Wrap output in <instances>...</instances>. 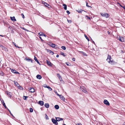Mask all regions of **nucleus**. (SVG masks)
Segmentation results:
<instances>
[{"label": "nucleus", "mask_w": 125, "mask_h": 125, "mask_svg": "<svg viewBox=\"0 0 125 125\" xmlns=\"http://www.w3.org/2000/svg\"><path fill=\"white\" fill-rule=\"evenodd\" d=\"M34 60H35V61L36 62H37L38 64H40V63L39 62V61H38V60L37 58L36 57H35V56H34Z\"/></svg>", "instance_id": "obj_20"}, {"label": "nucleus", "mask_w": 125, "mask_h": 125, "mask_svg": "<svg viewBox=\"0 0 125 125\" xmlns=\"http://www.w3.org/2000/svg\"><path fill=\"white\" fill-rule=\"evenodd\" d=\"M76 125H82V124L81 123H77Z\"/></svg>", "instance_id": "obj_43"}, {"label": "nucleus", "mask_w": 125, "mask_h": 125, "mask_svg": "<svg viewBox=\"0 0 125 125\" xmlns=\"http://www.w3.org/2000/svg\"><path fill=\"white\" fill-rule=\"evenodd\" d=\"M93 43L94 44H95V42L93 41Z\"/></svg>", "instance_id": "obj_60"}, {"label": "nucleus", "mask_w": 125, "mask_h": 125, "mask_svg": "<svg viewBox=\"0 0 125 125\" xmlns=\"http://www.w3.org/2000/svg\"><path fill=\"white\" fill-rule=\"evenodd\" d=\"M59 57V55H57L56 56V57H57V58H58V57Z\"/></svg>", "instance_id": "obj_55"}, {"label": "nucleus", "mask_w": 125, "mask_h": 125, "mask_svg": "<svg viewBox=\"0 0 125 125\" xmlns=\"http://www.w3.org/2000/svg\"><path fill=\"white\" fill-rule=\"evenodd\" d=\"M61 55H62L63 56L65 57L66 56V55H65L64 54V53L62 52H61Z\"/></svg>", "instance_id": "obj_28"}, {"label": "nucleus", "mask_w": 125, "mask_h": 125, "mask_svg": "<svg viewBox=\"0 0 125 125\" xmlns=\"http://www.w3.org/2000/svg\"><path fill=\"white\" fill-rule=\"evenodd\" d=\"M36 77L37 79H41L42 78L41 75L39 74L37 75Z\"/></svg>", "instance_id": "obj_17"}, {"label": "nucleus", "mask_w": 125, "mask_h": 125, "mask_svg": "<svg viewBox=\"0 0 125 125\" xmlns=\"http://www.w3.org/2000/svg\"><path fill=\"white\" fill-rule=\"evenodd\" d=\"M10 18L11 20L13 21H16V20L15 19V17L14 16L13 17H10Z\"/></svg>", "instance_id": "obj_11"}, {"label": "nucleus", "mask_w": 125, "mask_h": 125, "mask_svg": "<svg viewBox=\"0 0 125 125\" xmlns=\"http://www.w3.org/2000/svg\"><path fill=\"white\" fill-rule=\"evenodd\" d=\"M58 119H60V121H61V120H63V119L62 118H58Z\"/></svg>", "instance_id": "obj_54"}, {"label": "nucleus", "mask_w": 125, "mask_h": 125, "mask_svg": "<svg viewBox=\"0 0 125 125\" xmlns=\"http://www.w3.org/2000/svg\"><path fill=\"white\" fill-rule=\"evenodd\" d=\"M29 89L30 90V92L31 93H33L35 91L33 87H29Z\"/></svg>", "instance_id": "obj_6"}, {"label": "nucleus", "mask_w": 125, "mask_h": 125, "mask_svg": "<svg viewBox=\"0 0 125 125\" xmlns=\"http://www.w3.org/2000/svg\"><path fill=\"white\" fill-rule=\"evenodd\" d=\"M42 36H44L45 37H46V35L44 34H42Z\"/></svg>", "instance_id": "obj_50"}, {"label": "nucleus", "mask_w": 125, "mask_h": 125, "mask_svg": "<svg viewBox=\"0 0 125 125\" xmlns=\"http://www.w3.org/2000/svg\"><path fill=\"white\" fill-rule=\"evenodd\" d=\"M45 115H46L45 117H46V119H48L49 118H48V117L47 116V115H46V114Z\"/></svg>", "instance_id": "obj_41"}, {"label": "nucleus", "mask_w": 125, "mask_h": 125, "mask_svg": "<svg viewBox=\"0 0 125 125\" xmlns=\"http://www.w3.org/2000/svg\"><path fill=\"white\" fill-rule=\"evenodd\" d=\"M77 11L79 13H81L83 11H84V12H85V11L84 10H82L81 9V10H77Z\"/></svg>", "instance_id": "obj_21"}, {"label": "nucleus", "mask_w": 125, "mask_h": 125, "mask_svg": "<svg viewBox=\"0 0 125 125\" xmlns=\"http://www.w3.org/2000/svg\"><path fill=\"white\" fill-rule=\"evenodd\" d=\"M104 104L107 105H110V104L108 101L106 100H105L104 102Z\"/></svg>", "instance_id": "obj_9"}, {"label": "nucleus", "mask_w": 125, "mask_h": 125, "mask_svg": "<svg viewBox=\"0 0 125 125\" xmlns=\"http://www.w3.org/2000/svg\"><path fill=\"white\" fill-rule=\"evenodd\" d=\"M23 30H26V31H27V30H26V29H25V28H23Z\"/></svg>", "instance_id": "obj_57"}, {"label": "nucleus", "mask_w": 125, "mask_h": 125, "mask_svg": "<svg viewBox=\"0 0 125 125\" xmlns=\"http://www.w3.org/2000/svg\"><path fill=\"white\" fill-rule=\"evenodd\" d=\"M28 97V96H23V98L24 100H27V98Z\"/></svg>", "instance_id": "obj_33"}, {"label": "nucleus", "mask_w": 125, "mask_h": 125, "mask_svg": "<svg viewBox=\"0 0 125 125\" xmlns=\"http://www.w3.org/2000/svg\"><path fill=\"white\" fill-rule=\"evenodd\" d=\"M54 107L56 109H58L59 108V106L58 105H56L54 106Z\"/></svg>", "instance_id": "obj_25"}, {"label": "nucleus", "mask_w": 125, "mask_h": 125, "mask_svg": "<svg viewBox=\"0 0 125 125\" xmlns=\"http://www.w3.org/2000/svg\"><path fill=\"white\" fill-rule=\"evenodd\" d=\"M81 90H82L83 92L85 93H87L88 92L83 87H81Z\"/></svg>", "instance_id": "obj_5"}, {"label": "nucleus", "mask_w": 125, "mask_h": 125, "mask_svg": "<svg viewBox=\"0 0 125 125\" xmlns=\"http://www.w3.org/2000/svg\"><path fill=\"white\" fill-rule=\"evenodd\" d=\"M66 64L67 65V66H70L71 65V63H69L68 62H67L66 63Z\"/></svg>", "instance_id": "obj_30"}, {"label": "nucleus", "mask_w": 125, "mask_h": 125, "mask_svg": "<svg viewBox=\"0 0 125 125\" xmlns=\"http://www.w3.org/2000/svg\"><path fill=\"white\" fill-rule=\"evenodd\" d=\"M67 21L69 23H71L72 22V21L71 20H67Z\"/></svg>", "instance_id": "obj_47"}, {"label": "nucleus", "mask_w": 125, "mask_h": 125, "mask_svg": "<svg viewBox=\"0 0 125 125\" xmlns=\"http://www.w3.org/2000/svg\"><path fill=\"white\" fill-rule=\"evenodd\" d=\"M0 73V75L1 76L3 75V73H2V72H1V73Z\"/></svg>", "instance_id": "obj_52"}, {"label": "nucleus", "mask_w": 125, "mask_h": 125, "mask_svg": "<svg viewBox=\"0 0 125 125\" xmlns=\"http://www.w3.org/2000/svg\"><path fill=\"white\" fill-rule=\"evenodd\" d=\"M26 60L28 61H30L31 62H32V60L31 59H26Z\"/></svg>", "instance_id": "obj_32"}, {"label": "nucleus", "mask_w": 125, "mask_h": 125, "mask_svg": "<svg viewBox=\"0 0 125 125\" xmlns=\"http://www.w3.org/2000/svg\"><path fill=\"white\" fill-rule=\"evenodd\" d=\"M44 106L46 108H48L49 106V104L48 103H45L44 104Z\"/></svg>", "instance_id": "obj_18"}, {"label": "nucleus", "mask_w": 125, "mask_h": 125, "mask_svg": "<svg viewBox=\"0 0 125 125\" xmlns=\"http://www.w3.org/2000/svg\"><path fill=\"white\" fill-rule=\"evenodd\" d=\"M5 93L9 97H10V98H11V94L10 92L8 91H7L5 92Z\"/></svg>", "instance_id": "obj_7"}, {"label": "nucleus", "mask_w": 125, "mask_h": 125, "mask_svg": "<svg viewBox=\"0 0 125 125\" xmlns=\"http://www.w3.org/2000/svg\"><path fill=\"white\" fill-rule=\"evenodd\" d=\"M111 59V57L110 55H108L107 58L106 59V61H107V62L109 63H112V61H110Z\"/></svg>", "instance_id": "obj_3"}, {"label": "nucleus", "mask_w": 125, "mask_h": 125, "mask_svg": "<svg viewBox=\"0 0 125 125\" xmlns=\"http://www.w3.org/2000/svg\"><path fill=\"white\" fill-rule=\"evenodd\" d=\"M0 47L2 48V50H4L6 52H8V49L7 48L3 46V45H0Z\"/></svg>", "instance_id": "obj_4"}, {"label": "nucleus", "mask_w": 125, "mask_h": 125, "mask_svg": "<svg viewBox=\"0 0 125 125\" xmlns=\"http://www.w3.org/2000/svg\"><path fill=\"white\" fill-rule=\"evenodd\" d=\"M30 111L31 112H33V109L31 108H30Z\"/></svg>", "instance_id": "obj_34"}, {"label": "nucleus", "mask_w": 125, "mask_h": 125, "mask_svg": "<svg viewBox=\"0 0 125 125\" xmlns=\"http://www.w3.org/2000/svg\"><path fill=\"white\" fill-rule=\"evenodd\" d=\"M119 40L121 42H124V38L123 37H120L119 38Z\"/></svg>", "instance_id": "obj_10"}, {"label": "nucleus", "mask_w": 125, "mask_h": 125, "mask_svg": "<svg viewBox=\"0 0 125 125\" xmlns=\"http://www.w3.org/2000/svg\"><path fill=\"white\" fill-rule=\"evenodd\" d=\"M7 109L9 111L10 114L12 116H13V115L11 114V112H10V111L7 108Z\"/></svg>", "instance_id": "obj_39"}, {"label": "nucleus", "mask_w": 125, "mask_h": 125, "mask_svg": "<svg viewBox=\"0 0 125 125\" xmlns=\"http://www.w3.org/2000/svg\"><path fill=\"white\" fill-rule=\"evenodd\" d=\"M42 34H43V33L42 32H41L40 33H39L38 34L40 36H42Z\"/></svg>", "instance_id": "obj_37"}, {"label": "nucleus", "mask_w": 125, "mask_h": 125, "mask_svg": "<svg viewBox=\"0 0 125 125\" xmlns=\"http://www.w3.org/2000/svg\"><path fill=\"white\" fill-rule=\"evenodd\" d=\"M123 8L125 9V6H123Z\"/></svg>", "instance_id": "obj_56"}, {"label": "nucleus", "mask_w": 125, "mask_h": 125, "mask_svg": "<svg viewBox=\"0 0 125 125\" xmlns=\"http://www.w3.org/2000/svg\"><path fill=\"white\" fill-rule=\"evenodd\" d=\"M63 125H65V124H63Z\"/></svg>", "instance_id": "obj_63"}, {"label": "nucleus", "mask_w": 125, "mask_h": 125, "mask_svg": "<svg viewBox=\"0 0 125 125\" xmlns=\"http://www.w3.org/2000/svg\"><path fill=\"white\" fill-rule=\"evenodd\" d=\"M14 82L16 86H17L18 87H19V86H20V85L18 84V83L16 81H14Z\"/></svg>", "instance_id": "obj_13"}, {"label": "nucleus", "mask_w": 125, "mask_h": 125, "mask_svg": "<svg viewBox=\"0 0 125 125\" xmlns=\"http://www.w3.org/2000/svg\"><path fill=\"white\" fill-rule=\"evenodd\" d=\"M59 97L60 99L63 100V101H64L65 100V98L62 95H60Z\"/></svg>", "instance_id": "obj_12"}, {"label": "nucleus", "mask_w": 125, "mask_h": 125, "mask_svg": "<svg viewBox=\"0 0 125 125\" xmlns=\"http://www.w3.org/2000/svg\"><path fill=\"white\" fill-rule=\"evenodd\" d=\"M62 48L63 50H65L66 49V47L64 46H62L61 47Z\"/></svg>", "instance_id": "obj_27"}, {"label": "nucleus", "mask_w": 125, "mask_h": 125, "mask_svg": "<svg viewBox=\"0 0 125 125\" xmlns=\"http://www.w3.org/2000/svg\"><path fill=\"white\" fill-rule=\"evenodd\" d=\"M52 121L53 123L55 125H58V123L56 119L55 120L54 118H52Z\"/></svg>", "instance_id": "obj_2"}, {"label": "nucleus", "mask_w": 125, "mask_h": 125, "mask_svg": "<svg viewBox=\"0 0 125 125\" xmlns=\"http://www.w3.org/2000/svg\"><path fill=\"white\" fill-rule=\"evenodd\" d=\"M72 60L74 61H75V58H72Z\"/></svg>", "instance_id": "obj_48"}, {"label": "nucleus", "mask_w": 125, "mask_h": 125, "mask_svg": "<svg viewBox=\"0 0 125 125\" xmlns=\"http://www.w3.org/2000/svg\"><path fill=\"white\" fill-rule=\"evenodd\" d=\"M46 62L48 65L49 66H52L53 65L52 63L50 62L49 61L47 60H46Z\"/></svg>", "instance_id": "obj_8"}, {"label": "nucleus", "mask_w": 125, "mask_h": 125, "mask_svg": "<svg viewBox=\"0 0 125 125\" xmlns=\"http://www.w3.org/2000/svg\"><path fill=\"white\" fill-rule=\"evenodd\" d=\"M51 53L52 55H53L54 54V53L52 51V52H51Z\"/></svg>", "instance_id": "obj_51"}, {"label": "nucleus", "mask_w": 125, "mask_h": 125, "mask_svg": "<svg viewBox=\"0 0 125 125\" xmlns=\"http://www.w3.org/2000/svg\"><path fill=\"white\" fill-rule=\"evenodd\" d=\"M55 118L57 121H60V119H58V118H60V117H55Z\"/></svg>", "instance_id": "obj_26"}, {"label": "nucleus", "mask_w": 125, "mask_h": 125, "mask_svg": "<svg viewBox=\"0 0 125 125\" xmlns=\"http://www.w3.org/2000/svg\"><path fill=\"white\" fill-rule=\"evenodd\" d=\"M59 78V79L61 81L62 80V78L61 77H60L59 78Z\"/></svg>", "instance_id": "obj_44"}, {"label": "nucleus", "mask_w": 125, "mask_h": 125, "mask_svg": "<svg viewBox=\"0 0 125 125\" xmlns=\"http://www.w3.org/2000/svg\"><path fill=\"white\" fill-rule=\"evenodd\" d=\"M22 16V17L23 18H24V16L23 14V13H22L21 14Z\"/></svg>", "instance_id": "obj_46"}, {"label": "nucleus", "mask_w": 125, "mask_h": 125, "mask_svg": "<svg viewBox=\"0 0 125 125\" xmlns=\"http://www.w3.org/2000/svg\"><path fill=\"white\" fill-rule=\"evenodd\" d=\"M57 75L58 78L60 77H61L59 73H57Z\"/></svg>", "instance_id": "obj_35"}, {"label": "nucleus", "mask_w": 125, "mask_h": 125, "mask_svg": "<svg viewBox=\"0 0 125 125\" xmlns=\"http://www.w3.org/2000/svg\"><path fill=\"white\" fill-rule=\"evenodd\" d=\"M101 15L102 17H104L106 18H108L109 16V15L107 13H101Z\"/></svg>", "instance_id": "obj_1"}, {"label": "nucleus", "mask_w": 125, "mask_h": 125, "mask_svg": "<svg viewBox=\"0 0 125 125\" xmlns=\"http://www.w3.org/2000/svg\"><path fill=\"white\" fill-rule=\"evenodd\" d=\"M42 3L46 7H48V6L49 5L47 4V3L45 2L44 1H42Z\"/></svg>", "instance_id": "obj_16"}, {"label": "nucleus", "mask_w": 125, "mask_h": 125, "mask_svg": "<svg viewBox=\"0 0 125 125\" xmlns=\"http://www.w3.org/2000/svg\"><path fill=\"white\" fill-rule=\"evenodd\" d=\"M86 6L88 7H91V6H90L88 5V3L87 2H86Z\"/></svg>", "instance_id": "obj_40"}, {"label": "nucleus", "mask_w": 125, "mask_h": 125, "mask_svg": "<svg viewBox=\"0 0 125 125\" xmlns=\"http://www.w3.org/2000/svg\"><path fill=\"white\" fill-rule=\"evenodd\" d=\"M118 4H119V5L121 7H122L123 8V6H122L120 4V3H118Z\"/></svg>", "instance_id": "obj_53"}, {"label": "nucleus", "mask_w": 125, "mask_h": 125, "mask_svg": "<svg viewBox=\"0 0 125 125\" xmlns=\"http://www.w3.org/2000/svg\"><path fill=\"white\" fill-rule=\"evenodd\" d=\"M13 43L14 44V45L16 47L20 48V47H18V45H16V44L15 43L13 42Z\"/></svg>", "instance_id": "obj_38"}, {"label": "nucleus", "mask_w": 125, "mask_h": 125, "mask_svg": "<svg viewBox=\"0 0 125 125\" xmlns=\"http://www.w3.org/2000/svg\"><path fill=\"white\" fill-rule=\"evenodd\" d=\"M79 52L81 53H82V54H83V56H87V55L86 54V53H85L84 52H82V51H79Z\"/></svg>", "instance_id": "obj_24"}, {"label": "nucleus", "mask_w": 125, "mask_h": 125, "mask_svg": "<svg viewBox=\"0 0 125 125\" xmlns=\"http://www.w3.org/2000/svg\"><path fill=\"white\" fill-rule=\"evenodd\" d=\"M66 12L68 14H69L70 13L69 11L68 10H67Z\"/></svg>", "instance_id": "obj_45"}, {"label": "nucleus", "mask_w": 125, "mask_h": 125, "mask_svg": "<svg viewBox=\"0 0 125 125\" xmlns=\"http://www.w3.org/2000/svg\"><path fill=\"white\" fill-rule=\"evenodd\" d=\"M10 27L9 26L8 28H10Z\"/></svg>", "instance_id": "obj_64"}, {"label": "nucleus", "mask_w": 125, "mask_h": 125, "mask_svg": "<svg viewBox=\"0 0 125 125\" xmlns=\"http://www.w3.org/2000/svg\"><path fill=\"white\" fill-rule=\"evenodd\" d=\"M45 87L47 88L50 91H51L52 90V88L49 86H46Z\"/></svg>", "instance_id": "obj_22"}, {"label": "nucleus", "mask_w": 125, "mask_h": 125, "mask_svg": "<svg viewBox=\"0 0 125 125\" xmlns=\"http://www.w3.org/2000/svg\"><path fill=\"white\" fill-rule=\"evenodd\" d=\"M57 95H58V96H60V95H59L58 94V93H57Z\"/></svg>", "instance_id": "obj_58"}, {"label": "nucleus", "mask_w": 125, "mask_h": 125, "mask_svg": "<svg viewBox=\"0 0 125 125\" xmlns=\"http://www.w3.org/2000/svg\"><path fill=\"white\" fill-rule=\"evenodd\" d=\"M46 50H47L48 52H49L50 53H51L52 51L51 50H49V49H47Z\"/></svg>", "instance_id": "obj_36"}, {"label": "nucleus", "mask_w": 125, "mask_h": 125, "mask_svg": "<svg viewBox=\"0 0 125 125\" xmlns=\"http://www.w3.org/2000/svg\"><path fill=\"white\" fill-rule=\"evenodd\" d=\"M123 125H125V122H124V123H123Z\"/></svg>", "instance_id": "obj_61"}, {"label": "nucleus", "mask_w": 125, "mask_h": 125, "mask_svg": "<svg viewBox=\"0 0 125 125\" xmlns=\"http://www.w3.org/2000/svg\"><path fill=\"white\" fill-rule=\"evenodd\" d=\"M38 104L41 106H42L44 105V102L42 101H39L38 102Z\"/></svg>", "instance_id": "obj_15"}, {"label": "nucleus", "mask_w": 125, "mask_h": 125, "mask_svg": "<svg viewBox=\"0 0 125 125\" xmlns=\"http://www.w3.org/2000/svg\"><path fill=\"white\" fill-rule=\"evenodd\" d=\"M86 17H87V18L89 20H90L91 19L88 16H86Z\"/></svg>", "instance_id": "obj_49"}, {"label": "nucleus", "mask_w": 125, "mask_h": 125, "mask_svg": "<svg viewBox=\"0 0 125 125\" xmlns=\"http://www.w3.org/2000/svg\"><path fill=\"white\" fill-rule=\"evenodd\" d=\"M63 6H64L63 8H64V9L65 10H66L67 9V6L65 4H63Z\"/></svg>", "instance_id": "obj_19"}, {"label": "nucleus", "mask_w": 125, "mask_h": 125, "mask_svg": "<svg viewBox=\"0 0 125 125\" xmlns=\"http://www.w3.org/2000/svg\"><path fill=\"white\" fill-rule=\"evenodd\" d=\"M56 45L53 43H51L50 46L51 47L53 48H54L55 47Z\"/></svg>", "instance_id": "obj_23"}, {"label": "nucleus", "mask_w": 125, "mask_h": 125, "mask_svg": "<svg viewBox=\"0 0 125 125\" xmlns=\"http://www.w3.org/2000/svg\"><path fill=\"white\" fill-rule=\"evenodd\" d=\"M19 87H20V88H19V89L21 90H22L23 89V88H22V87L20 85V86H19Z\"/></svg>", "instance_id": "obj_42"}, {"label": "nucleus", "mask_w": 125, "mask_h": 125, "mask_svg": "<svg viewBox=\"0 0 125 125\" xmlns=\"http://www.w3.org/2000/svg\"><path fill=\"white\" fill-rule=\"evenodd\" d=\"M3 105L5 107V108H7V107L5 105V104L4 103V101H3Z\"/></svg>", "instance_id": "obj_31"}, {"label": "nucleus", "mask_w": 125, "mask_h": 125, "mask_svg": "<svg viewBox=\"0 0 125 125\" xmlns=\"http://www.w3.org/2000/svg\"><path fill=\"white\" fill-rule=\"evenodd\" d=\"M84 35L86 38L88 40V41H89V39L86 36V35L85 34H84Z\"/></svg>", "instance_id": "obj_29"}, {"label": "nucleus", "mask_w": 125, "mask_h": 125, "mask_svg": "<svg viewBox=\"0 0 125 125\" xmlns=\"http://www.w3.org/2000/svg\"><path fill=\"white\" fill-rule=\"evenodd\" d=\"M0 36H1L2 37H3V35H0Z\"/></svg>", "instance_id": "obj_59"}, {"label": "nucleus", "mask_w": 125, "mask_h": 125, "mask_svg": "<svg viewBox=\"0 0 125 125\" xmlns=\"http://www.w3.org/2000/svg\"><path fill=\"white\" fill-rule=\"evenodd\" d=\"M11 71L13 73H17L18 74H19V72H17V71L15 70L11 69Z\"/></svg>", "instance_id": "obj_14"}, {"label": "nucleus", "mask_w": 125, "mask_h": 125, "mask_svg": "<svg viewBox=\"0 0 125 125\" xmlns=\"http://www.w3.org/2000/svg\"><path fill=\"white\" fill-rule=\"evenodd\" d=\"M39 38H40V39H41L42 40V39H41V37H39Z\"/></svg>", "instance_id": "obj_62"}]
</instances>
